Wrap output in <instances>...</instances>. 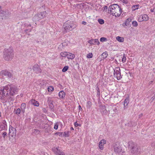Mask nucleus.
Instances as JSON below:
<instances>
[{"label": "nucleus", "mask_w": 155, "mask_h": 155, "mask_svg": "<svg viewBox=\"0 0 155 155\" xmlns=\"http://www.w3.org/2000/svg\"><path fill=\"white\" fill-rule=\"evenodd\" d=\"M18 91L16 86L13 84H7L5 86L0 87V99L5 101L6 97L10 94L13 96Z\"/></svg>", "instance_id": "f257e3e1"}, {"label": "nucleus", "mask_w": 155, "mask_h": 155, "mask_svg": "<svg viewBox=\"0 0 155 155\" xmlns=\"http://www.w3.org/2000/svg\"><path fill=\"white\" fill-rule=\"evenodd\" d=\"M110 12L113 16L119 17L122 13V9L117 4H113L109 7Z\"/></svg>", "instance_id": "f03ea898"}, {"label": "nucleus", "mask_w": 155, "mask_h": 155, "mask_svg": "<svg viewBox=\"0 0 155 155\" xmlns=\"http://www.w3.org/2000/svg\"><path fill=\"white\" fill-rule=\"evenodd\" d=\"M13 55V51L11 48L5 49L3 52V57L6 61H8L12 59Z\"/></svg>", "instance_id": "7ed1b4c3"}, {"label": "nucleus", "mask_w": 155, "mask_h": 155, "mask_svg": "<svg viewBox=\"0 0 155 155\" xmlns=\"http://www.w3.org/2000/svg\"><path fill=\"white\" fill-rule=\"evenodd\" d=\"M128 148L131 153H133L137 152L139 150L137 144L131 141L129 143Z\"/></svg>", "instance_id": "20e7f679"}, {"label": "nucleus", "mask_w": 155, "mask_h": 155, "mask_svg": "<svg viewBox=\"0 0 155 155\" xmlns=\"http://www.w3.org/2000/svg\"><path fill=\"white\" fill-rule=\"evenodd\" d=\"M12 77L11 74L6 71H2L0 74V79L2 78L3 79H9Z\"/></svg>", "instance_id": "39448f33"}, {"label": "nucleus", "mask_w": 155, "mask_h": 155, "mask_svg": "<svg viewBox=\"0 0 155 155\" xmlns=\"http://www.w3.org/2000/svg\"><path fill=\"white\" fill-rule=\"evenodd\" d=\"M114 76L118 80H120L121 78L120 68H116L114 70Z\"/></svg>", "instance_id": "423d86ee"}, {"label": "nucleus", "mask_w": 155, "mask_h": 155, "mask_svg": "<svg viewBox=\"0 0 155 155\" xmlns=\"http://www.w3.org/2000/svg\"><path fill=\"white\" fill-rule=\"evenodd\" d=\"M149 19V17L147 14H143L139 16L138 19V21L139 22L146 21H148Z\"/></svg>", "instance_id": "0eeeda50"}, {"label": "nucleus", "mask_w": 155, "mask_h": 155, "mask_svg": "<svg viewBox=\"0 0 155 155\" xmlns=\"http://www.w3.org/2000/svg\"><path fill=\"white\" fill-rule=\"evenodd\" d=\"M10 14L8 11H2L0 12V16L2 17V19H7L10 17Z\"/></svg>", "instance_id": "6e6552de"}, {"label": "nucleus", "mask_w": 155, "mask_h": 155, "mask_svg": "<svg viewBox=\"0 0 155 155\" xmlns=\"http://www.w3.org/2000/svg\"><path fill=\"white\" fill-rule=\"evenodd\" d=\"M16 134V131L15 128L11 127H10L9 129V135L12 137L15 136Z\"/></svg>", "instance_id": "1a4fd4ad"}, {"label": "nucleus", "mask_w": 155, "mask_h": 155, "mask_svg": "<svg viewBox=\"0 0 155 155\" xmlns=\"http://www.w3.org/2000/svg\"><path fill=\"white\" fill-rule=\"evenodd\" d=\"M53 150L56 155H65L64 153L59 149V147L54 148Z\"/></svg>", "instance_id": "9d476101"}, {"label": "nucleus", "mask_w": 155, "mask_h": 155, "mask_svg": "<svg viewBox=\"0 0 155 155\" xmlns=\"http://www.w3.org/2000/svg\"><path fill=\"white\" fill-rule=\"evenodd\" d=\"M7 128L6 122L5 120L2 121L0 126V130H5Z\"/></svg>", "instance_id": "9b49d317"}, {"label": "nucleus", "mask_w": 155, "mask_h": 155, "mask_svg": "<svg viewBox=\"0 0 155 155\" xmlns=\"http://www.w3.org/2000/svg\"><path fill=\"white\" fill-rule=\"evenodd\" d=\"M106 143V141L104 139L101 140L99 142L98 144V147L101 150L104 149V145Z\"/></svg>", "instance_id": "f8f14e48"}, {"label": "nucleus", "mask_w": 155, "mask_h": 155, "mask_svg": "<svg viewBox=\"0 0 155 155\" xmlns=\"http://www.w3.org/2000/svg\"><path fill=\"white\" fill-rule=\"evenodd\" d=\"M33 70L36 73H39L41 72V70L38 65L37 64L34 65Z\"/></svg>", "instance_id": "ddd939ff"}, {"label": "nucleus", "mask_w": 155, "mask_h": 155, "mask_svg": "<svg viewBox=\"0 0 155 155\" xmlns=\"http://www.w3.org/2000/svg\"><path fill=\"white\" fill-rule=\"evenodd\" d=\"M29 103L36 107L39 106V103L38 101L34 99H32L29 101Z\"/></svg>", "instance_id": "4468645a"}, {"label": "nucleus", "mask_w": 155, "mask_h": 155, "mask_svg": "<svg viewBox=\"0 0 155 155\" xmlns=\"http://www.w3.org/2000/svg\"><path fill=\"white\" fill-rule=\"evenodd\" d=\"M47 13L46 11L41 12L40 13L37 14V15H38V18H39L40 20L42 19L45 17Z\"/></svg>", "instance_id": "2eb2a0df"}, {"label": "nucleus", "mask_w": 155, "mask_h": 155, "mask_svg": "<svg viewBox=\"0 0 155 155\" xmlns=\"http://www.w3.org/2000/svg\"><path fill=\"white\" fill-rule=\"evenodd\" d=\"M62 29L63 32L64 33L67 32L68 29V22L67 21H66L64 24Z\"/></svg>", "instance_id": "dca6fc26"}, {"label": "nucleus", "mask_w": 155, "mask_h": 155, "mask_svg": "<svg viewBox=\"0 0 155 155\" xmlns=\"http://www.w3.org/2000/svg\"><path fill=\"white\" fill-rule=\"evenodd\" d=\"M26 108V104L25 103H22L20 109L21 110V112L23 113H24L25 110Z\"/></svg>", "instance_id": "f3484780"}, {"label": "nucleus", "mask_w": 155, "mask_h": 155, "mask_svg": "<svg viewBox=\"0 0 155 155\" xmlns=\"http://www.w3.org/2000/svg\"><path fill=\"white\" fill-rule=\"evenodd\" d=\"M116 39L120 42H123L124 41V38L123 37L119 36L116 37Z\"/></svg>", "instance_id": "a211bd4d"}, {"label": "nucleus", "mask_w": 155, "mask_h": 155, "mask_svg": "<svg viewBox=\"0 0 155 155\" xmlns=\"http://www.w3.org/2000/svg\"><path fill=\"white\" fill-rule=\"evenodd\" d=\"M131 21V19L130 18H127L125 21L124 24L126 26H129L130 22Z\"/></svg>", "instance_id": "6ab92c4d"}, {"label": "nucleus", "mask_w": 155, "mask_h": 155, "mask_svg": "<svg viewBox=\"0 0 155 155\" xmlns=\"http://www.w3.org/2000/svg\"><path fill=\"white\" fill-rule=\"evenodd\" d=\"M65 94L63 91H60L59 93V96L60 98H63L65 97Z\"/></svg>", "instance_id": "aec40b11"}, {"label": "nucleus", "mask_w": 155, "mask_h": 155, "mask_svg": "<svg viewBox=\"0 0 155 155\" xmlns=\"http://www.w3.org/2000/svg\"><path fill=\"white\" fill-rule=\"evenodd\" d=\"M114 149L115 152L117 153H119L121 151V150L120 147H115Z\"/></svg>", "instance_id": "412c9836"}, {"label": "nucleus", "mask_w": 155, "mask_h": 155, "mask_svg": "<svg viewBox=\"0 0 155 155\" xmlns=\"http://www.w3.org/2000/svg\"><path fill=\"white\" fill-rule=\"evenodd\" d=\"M129 97H127L126 98L125 100L124 101V107L125 106H127L129 102Z\"/></svg>", "instance_id": "4be33fe9"}, {"label": "nucleus", "mask_w": 155, "mask_h": 155, "mask_svg": "<svg viewBox=\"0 0 155 155\" xmlns=\"http://www.w3.org/2000/svg\"><path fill=\"white\" fill-rule=\"evenodd\" d=\"M108 55V54L106 51L104 52L101 54L102 57L104 59L106 58L107 57Z\"/></svg>", "instance_id": "5701e85b"}, {"label": "nucleus", "mask_w": 155, "mask_h": 155, "mask_svg": "<svg viewBox=\"0 0 155 155\" xmlns=\"http://www.w3.org/2000/svg\"><path fill=\"white\" fill-rule=\"evenodd\" d=\"M75 57V55L74 54L71 53H68V59H74Z\"/></svg>", "instance_id": "b1692460"}, {"label": "nucleus", "mask_w": 155, "mask_h": 155, "mask_svg": "<svg viewBox=\"0 0 155 155\" xmlns=\"http://www.w3.org/2000/svg\"><path fill=\"white\" fill-rule=\"evenodd\" d=\"M92 105V103L91 101H87L86 104V107L87 108L90 109Z\"/></svg>", "instance_id": "393cba45"}, {"label": "nucleus", "mask_w": 155, "mask_h": 155, "mask_svg": "<svg viewBox=\"0 0 155 155\" xmlns=\"http://www.w3.org/2000/svg\"><path fill=\"white\" fill-rule=\"evenodd\" d=\"M40 20V18H38V16L37 14L35 15L33 18V21H38Z\"/></svg>", "instance_id": "a878e982"}, {"label": "nucleus", "mask_w": 155, "mask_h": 155, "mask_svg": "<svg viewBox=\"0 0 155 155\" xmlns=\"http://www.w3.org/2000/svg\"><path fill=\"white\" fill-rule=\"evenodd\" d=\"M61 124L60 122H57L54 124V129L55 130H57L58 129V127L59 125Z\"/></svg>", "instance_id": "bb28decb"}, {"label": "nucleus", "mask_w": 155, "mask_h": 155, "mask_svg": "<svg viewBox=\"0 0 155 155\" xmlns=\"http://www.w3.org/2000/svg\"><path fill=\"white\" fill-rule=\"evenodd\" d=\"M139 7V5H134L132 7V10L133 11H134L136 9H138Z\"/></svg>", "instance_id": "cd10ccee"}, {"label": "nucleus", "mask_w": 155, "mask_h": 155, "mask_svg": "<svg viewBox=\"0 0 155 155\" xmlns=\"http://www.w3.org/2000/svg\"><path fill=\"white\" fill-rule=\"evenodd\" d=\"M47 102L48 103H50L51 102H54V98L50 97H48Z\"/></svg>", "instance_id": "c85d7f7f"}, {"label": "nucleus", "mask_w": 155, "mask_h": 155, "mask_svg": "<svg viewBox=\"0 0 155 155\" xmlns=\"http://www.w3.org/2000/svg\"><path fill=\"white\" fill-rule=\"evenodd\" d=\"M68 55V53L67 52H61L60 53V55L63 57H65Z\"/></svg>", "instance_id": "c756f323"}, {"label": "nucleus", "mask_w": 155, "mask_h": 155, "mask_svg": "<svg viewBox=\"0 0 155 155\" xmlns=\"http://www.w3.org/2000/svg\"><path fill=\"white\" fill-rule=\"evenodd\" d=\"M98 21L99 23L101 25L103 24L104 23V20L102 19H99L98 20Z\"/></svg>", "instance_id": "7c9ffc66"}, {"label": "nucleus", "mask_w": 155, "mask_h": 155, "mask_svg": "<svg viewBox=\"0 0 155 155\" xmlns=\"http://www.w3.org/2000/svg\"><path fill=\"white\" fill-rule=\"evenodd\" d=\"M88 42L91 45H94L95 44V43H94V39H91L88 41Z\"/></svg>", "instance_id": "2f4dec72"}, {"label": "nucleus", "mask_w": 155, "mask_h": 155, "mask_svg": "<svg viewBox=\"0 0 155 155\" xmlns=\"http://www.w3.org/2000/svg\"><path fill=\"white\" fill-rule=\"evenodd\" d=\"M126 58L125 54H124L123 56V58L122 59V61L123 63H125L126 61Z\"/></svg>", "instance_id": "473e14b6"}, {"label": "nucleus", "mask_w": 155, "mask_h": 155, "mask_svg": "<svg viewBox=\"0 0 155 155\" xmlns=\"http://www.w3.org/2000/svg\"><path fill=\"white\" fill-rule=\"evenodd\" d=\"M93 54L92 53H90L87 55V57L88 58H91L93 57Z\"/></svg>", "instance_id": "72a5a7b5"}, {"label": "nucleus", "mask_w": 155, "mask_h": 155, "mask_svg": "<svg viewBox=\"0 0 155 155\" xmlns=\"http://www.w3.org/2000/svg\"><path fill=\"white\" fill-rule=\"evenodd\" d=\"M132 24L133 26L136 27L138 26V23L137 21H134L132 22Z\"/></svg>", "instance_id": "f704fd0d"}, {"label": "nucleus", "mask_w": 155, "mask_h": 155, "mask_svg": "<svg viewBox=\"0 0 155 155\" xmlns=\"http://www.w3.org/2000/svg\"><path fill=\"white\" fill-rule=\"evenodd\" d=\"M54 90V88L52 86H49L48 87V91L49 92H52Z\"/></svg>", "instance_id": "c9c22d12"}, {"label": "nucleus", "mask_w": 155, "mask_h": 155, "mask_svg": "<svg viewBox=\"0 0 155 155\" xmlns=\"http://www.w3.org/2000/svg\"><path fill=\"white\" fill-rule=\"evenodd\" d=\"M21 110L20 108H18L16 110H15V113L17 114L18 115L20 114L21 113Z\"/></svg>", "instance_id": "e433bc0d"}, {"label": "nucleus", "mask_w": 155, "mask_h": 155, "mask_svg": "<svg viewBox=\"0 0 155 155\" xmlns=\"http://www.w3.org/2000/svg\"><path fill=\"white\" fill-rule=\"evenodd\" d=\"M107 41V38L105 37H102L100 39V41L101 42H103L105 41Z\"/></svg>", "instance_id": "4c0bfd02"}, {"label": "nucleus", "mask_w": 155, "mask_h": 155, "mask_svg": "<svg viewBox=\"0 0 155 155\" xmlns=\"http://www.w3.org/2000/svg\"><path fill=\"white\" fill-rule=\"evenodd\" d=\"M68 70V66H66L64 67L62 70V71L65 72Z\"/></svg>", "instance_id": "58836bf2"}, {"label": "nucleus", "mask_w": 155, "mask_h": 155, "mask_svg": "<svg viewBox=\"0 0 155 155\" xmlns=\"http://www.w3.org/2000/svg\"><path fill=\"white\" fill-rule=\"evenodd\" d=\"M94 43H95V45H99L100 44V42L98 39H94Z\"/></svg>", "instance_id": "ea45409f"}, {"label": "nucleus", "mask_w": 155, "mask_h": 155, "mask_svg": "<svg viewBox=\"0 0 155 155\" xmlns=\"http://www.w3.org/2000/svg\"><path fill=\"white\" fill-rule=\"evenodd\" d=\"M7 133L6 132H3L2 135L3 137L5 138V137L7 136Z\"/></svg>", "instance_id": "a19ab883"}, {"label": "nucleus", "mask_w": 155, "mask_h": 155, "mask_svg": "<svg viewBox=\"0 0 155 155\" xmlns=\"http://www.w3.org/2000/svg\"><path fill=\"white\" fill-rule=\"evenodd\" d=\"M74 126L75 127H77L78 126H81V125L80 124H78L77 123V122H76L74 123Z\"/></svg>", "instance_id": "79ce46f5"}, {"label": "nucleus", "mask_w": 155, "mask_h": 155, "mask_svg": "<svg viewBox=\"0 0 155 155\" xmlns=\"http://www.w3.org/2000/svg\"><path fill=\"white\" fill-rule=\"evenodd\" d=\"M49 107L52 109H53L54 107V104H49Z\"/></svg>", "instance_id": "37998d69"}, {"label": "nucleus", "mask_w": 155, "mask_h": 155, "mask_svg": "<svg viewBox=\"0 0 155 155\" xmlns=\"http://www.w3.org/2000/svg\"><path fill=\"white\" fill-rule=\"evenodd\" d=\"M55 134L56 135H59L60 136L62 134V133L61 132H59L56 133Z\"/></svg>", "instance_id": "c03bdc74"}, {"label": "nucleus", "mask_w": 155, "mask_h": 155, "mask_svg": "<svg viewBox=\"0 0 155 155\" xmlns=\"http://www.w3.org/2000/svg\"><path fill=\"white\" fill-rule=\"evenodd\" d=\"M108 9V7L107 6H105L104 7V10H106Z\"/></svg>", "instance_id": "a18cd8bd"}, {"label": "nucleus", "mask_w": 155, "mask_h": 155, "mask_svg": "<svg viewBox=\"0 0 155 155\" xmlns=\"http://www.w3.org/2000/svg\"><path fill=\"white\" fill-rule=\"evenodd\" d=\"M82 23L84 25H85L86 24H87V23L85 21H82Z\"/></svg>", "instance_id": "49530a36"}, {"label": "nucleus", "mask_w": 155, "mask_h": 155, "mask_svg": "<svg viewBox=\"0 0 155 155\" xmlns=\"http://www.w3.org/2000/svg\"><path fill=\"white\" fill-rule=\"evenodd\" d=\"M79 110H82V108L81 105H79L78 107Z\"/></svg>", "instance_id": "de8ad7c7"}, {"label": "nucleus", "mask_w": 155, "mask_h": 155, "mask_svg": "<svg viewBox=\"0 0 155 155\" xmlns=\"http://www.w3.org/2000/svg\"><path fill=\"white\" fill-rule=\"evenodd\" d=\"M48 104H54L53 102H51L50 103H49Z\"/></svg>", "instance_id": "09e8293b"}, {"label": "nucleus", "mask_w": 155, "mask_h": 155, "mask_svg": "<svg viewBox=\"0 0 155 155\" xmlns=\"http://www.w3.org/2000/svg\"><path fill=\"white\" fill-rule=\"evenodd\" d=\"M152 82H153V81H150V82H149V84H152Z\"/></svg>", "instance_id": "8fccbe9b"}, {"label": "nucleus", "mask_w": 155, "mask_h": 155, "mask_svg": "<svg viewBox=\"0 0 155 155\" xmlns=\"http://www.w3.org/2000/svg\"><path fill=\"white\" fill-rule=\"evenodd\" d=\"M34 131L35 132H37L38 131V130H36V129H34Z\"/></svg>", "instance_id": "3c124183"}, {"label": "nucleus", "mask_w": 155, "mask_h": 155, "mask_svg": "<svg viewBox=\"0 0 155 155\" xmlns=\"http://www.w3.org/2000/svg\"><path fill=\"white\" fill-rule=\"evenodd\" d=\"M28 31V30H27V29L25 30V32H26V33H27Z\"/></svg>", "instance_id": "603ef678"}, {"label": "nucleus", "mask_w": 155, "mask_h": 155, "mask_svg": "<svg viewBox=\"0 0 155 155\" xmlns=\"http://www.w3.org/2000/svg\"><path fill=\"white\" fill-rule=\"evenodd\" d=\"M71 130H74V129L72 127H71Z\"/></svg>", "instance_id": "864d4df0"}, {"label": "nucleus", "mask_w": 155, "mask_h": 155, "mask_svg": "<svg viewBox=\"0 0 155 155\" xmlns=\"http://www.w3.org/2000/svg\"><path fill=\"white\" fill-rule=\"evenodd\" d=\"M43 82H46L47 83V82H46V81H45V80H43Z\"/></svg>", "instance_id": "5fc2aeb1"}, {"label": "nucleus", "mask_w": 155, "mask_h": 155, "mask_svg": "<svg viewBox=\"0 0 155 155\" xmlns=\"http://www.w3.org/2000/svg\"><path fill=\"white\" fill-rule=\"evenodd\" d=\"M100 94V91H98L97 94Z\"/></svg>", "instance_id": "6e6d98bb"}, {"label": "nucleus", "mask_w": 155, "mask_h": 155, "mask_svg": "<svg viewBox=\"0 0 155 155\" xmlns=\"http://www.w3.org/2000/svg\"><path fill=\"white\" fill-rule=\"evenodd\" d=\"M31 26V25H28V26Z\"/></svg>", "instance_id": "4d7b16f0"}, {"label": "nucleus", "mask_w": 155, "mask_h": 155, "mask_svg": "<svg viewBox=\"0 0 155 155\" xmlns=\"http://www.w3.org/2000/svg\"><path fill=\"white\" fill-rule=\"evenodd\" d=\"M72 26H70V27H71V28H72Z\"/></svg>", "instance_id": "13d9d810"}, {"label": "nucleus", "mask_w": 155, "mask_h": 155, "mask_svg": "<svg viewBox=\"0 0 155 155\" xmlns=\"http://www.w3.org/2000/svg\"><path fill=\"white\" fill-rule=\"evenodd\" d=\"M31 31V29L29 30V31Z\"/></svg>", "instance_id": "bf43d9fd"}]
</instances>
